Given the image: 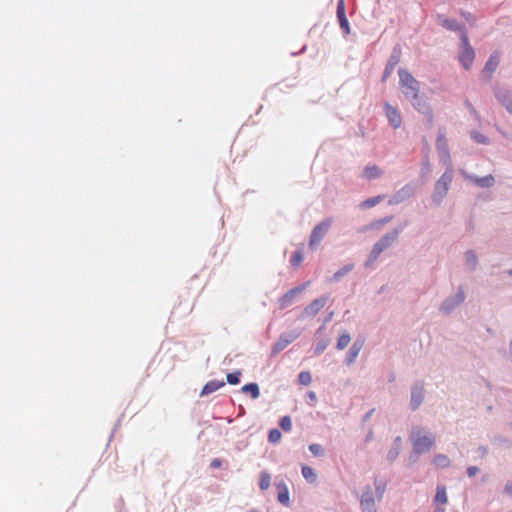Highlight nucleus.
<instances>
[{
	"instance_id": "nucleus-27",
	"label": "nucleus",
	"mask_w": 512,
	"mask_h": 512,
	"mask_svg": "<svg viewBox=\"0 0 512 512\" xmlns=\"http://www.w3.org/2000/svg\"><path fill=\"white\" fill-rule=\"evenodd\" d=\"M436 147H437L438 152L443 149L445 150L446 148H448V143H447V140L445 137V133L442 131H439V133H438L437 140H436Z\"/></svg>"
},
{
	"instance_id": "nucleus-21",
	"label": "nucleus",
	"mask_w": 512,
	"mask_h": 512,
	"mask_svg": "<svg viewBox=\"0 0 512 512\" xmlns=\"http://www.w3.org/2000/svg\"><path fill=\"white\" fill-rule=\"evenodd\" d=\"M242 391L250 393L253 399H256L260 395L259 386L256 383H249L242 387Z\"/></svg>"
},
{
	"instance_id": "nucleus-39",
	"label": "nucleus",
	"mask_w": 512,
	"mask_h": 512,
	"mask_svg": "<svg viewBox=\"0 0 512 512\" xmlns=\"http://www.w3.org/2000/svg\"><path fill=\"white\" fill-rule=\"evenodd\" d=\"M478 468L476 466H470L467 468V474L469 477H473L477 474Z\"/></svg>"
},
{
	"instance_id": "nucleus-44",
	"label": "nucleus",
	"mask_w": 512,
	"mask_h": 512,
	"mask_svg": "<svg viewBox=\"0 0 512 512\" xmlns=\"http://www.w3.org/2000/svg\"><path fill=\"white\" fill-rule=\"evenodd\" d=\"M388 221H389V219L387 218V219L380 220L379 222H380V224H384V223H386Z\"/></svg>"
},
{
	"instance_id": "nucleus-24",
	"label": "nucleus",
	"mask_w": 512,
	"mask_h": 512,
	"mask_svg": "<svg viewBox=\"0 0 512 512\" xmlns=\"http://www.w3.org/2000/svg\"><path fill=\"white\" fill-rule=\"evenodd\" d=\"M302 475L307 481H309L311 483L315 482L316 478H317L314 470L311 467L306 466V465L302 466Z\"/></svg>"
},
{
	"instance_id": "nucleus-30",
	"label": "nucleus",
	"mask_w": 512,
	"mask_h": 512,
	"mask_svg": "<svg viewBox=\"0 0 512 512\" xmlns=\"http://www.w3.org/2000/svg\"><path fill=\"white\" fill-rule=\"evenodd\" d=\"M439 157L443 161V163L446 165V168L452 167L451 160H450V153L449 149L446 148L445 150L439 151Z\"/></svg>"
},
{
	"instance_id": "nucleus-25",
	"label": "nucleus",
	"mask_w": 512,
	"mask_h": 512,
	"mask_svg": "<svg viewBox=\"0 0 512 512\" xmlns=\"http://www.w3.org/2000/svg\"><path fill=\"white\" fill-rule=\"evenodd\" d=\"M433 461H434V464L437 467H440V468H445V467H448L450 465L449 458L446 455H443V454L436 455L434 457Z\"/></svg>"
},
{
	"instance_id": "nucleus-46",
	"label": "nucleus",
	"mask_w": 512,
	"mask_h": 512,
	"mask_svg": "<svg viewBox=\"0 0 512 512\" xmlns=\"http://www.w3.org/2000/svg\"><path fill=\"white\" fill-rule=\"evenodd\" d=\"M249 512H257V511H256V510H251V511H249Z\"/></svg>"
},
{
	"instance_id": "nucleus-8",
	"label": "nucleus",
	"mask_w": 512,
	"mask_h": 512,
	"mask_svg": "<svg viewBox=\"0 0 512 512\" xmlns=\"http://www.w3.org/2000/svg\"><path fill=\"white\" fill-rule=\"evenodd\" d=\"M384 114H385L386 118L388 119L390 125L394 129H398L401 126L402 117H401L399 110L396 107L390 105L389 103H385L384 104Z\"/></svg>"
},
{
	"instance_id": "nucleus-16",
	"label": "nucleus",
	"mask_w": 512,
	"mask_h": 512,
	"mask_svg": "<svg viewBox=\"0 0 512 512\" xmlns=\"http://www.w3.org/2000/svg\"><path fill=\"white\" fill-rule=\"evenodd\" d=\"M224 385L225 383L223 381L211 380L204 385L201 395L211 394L220 389L221 387H223Z\"/></svg>"
},
{
	"instance_id": "nucleus-23",
	"label": "nucleus",
	"mask_w": 512,
	"mask_h": 512,
	"mask_svg": "<svg viewBox=\"0 0 512 512\" xmlns=\"http://www.w3.org/2000/svg\"><path fill=\"white\" fill-rule=\"evenodd\" d=\"M384 198H385V196H383V195H378V196L369 198V199L363 201L360 204V207L361 208H371V207H374L375 205L379 204Z\"/></svg>"
},
{
	"instance_id": "nucleus-40",
	"label": "nucleus",
	"mask_w": 512,
	"mask_h": 512,
	"mask_svg": "<svg viewBox=\"0 0 512 512\" xmlns=\"http://www.w3.org/2000/svg\"><path fill=\"white\" fill-rule=\"evenodd\" d=\"M221 464H222V463H221V460H219V459H214V460H212V462H211V467H212V468H219V467H221Z\"/></svg>"
},
{
	"instance_id": "nucleus-2",
	"label": "nucleus",
	"mask_w": 512,
	"mask_h": 512,
	"mask_svg": "<svg viewBox=\"0 0 512 512\" xmlns=\"http://www.w3.org/2000/svg\"><path fill=\"white\" fill-rule=\"evenodd\" d=\"M410 439L417 454L428 452L434 445V439L429 434L423 433L419 427L412 430Z\"/></svg>"
},
{
	"instance_id": "nucleus-3",
	"label": "nucleus",
	"mask_w": 512,
	"mask_h": 512,
	"mask_svg": "<svg viewBox=\"0 0 512 512\" xmlns=\"http://www.w3.org/2000/svg\"><path fill=\"white\" fill-rule=\"evenodd\" d=\"M384 489L379 485L369 487L361 496L360 506L363 512H376V499H381Z\"/></svg>"
},
{
	"instance_id": "nucleus-20",
	"label": "nucleus",
	"mask_w": 512,
	"mask_h": 512,
	"mask_svg": "<svg viewBox=\"0 0 512 512\" xmlns=\"http://www.w3.org/2000/svg\"><path fill=\"white\" fill-rule=\"evenodd\" d=\"M279 491H278V501L281 502L282 504L284 505H288L289 504V491H288V488L286 487L285 484L283 485H280L279 487Z\"/></svg>"
},
{
	"instance_id": "nucleus-10",
	"label": "nucleus",
	"mask_w": 512,
	"mask_h": 512,
	"mask_svg": "<svg viewBox=\"0 0 512 512\" xmlns=\"http://www.w3.org/2000/svg\"><path fill=\"white\" fill-rule=\"evenodd\" d=\"M298 337L297 333L282 334L278 341L274 344L273 352L277 353L285 349L290 343H292Z\"/></svg>"
},
{
	"instance_id": "nucleus-5",
	"label": "nucleus",
	"mask_w": 512,
	"mask_h": 512,
	"mask_svg": "<svg viewBox=\"0 0 512 512\" xmlns=\"http://www.w3.org/2000/svg\"><path fill=\"white\" fill-rule=\"evenodd\" d=\"M462 51L459 55V61L465 69H469L475 58V52L469 44V39L466 30L461 33Z\"/></svg>"
},
{
	"instance_id": "nucleus-36",
	"label": "nucleus",
	"mask_w": 512,
	"mask_h": 512,
	"mask_svg": "<svg viewBox=\"0 0 512 512\" xmlns=\"http://www.w3.org/2000/svg\"><path fill=\"white\" fill-rule=\"evenodd\" d=\"M465 258H466V262H467V264H468L470 267L474 268V267H475V265H476V263H477V257H476V255H475L472 251H468V252L466 253Z\"/></svg>"
},
{
	"instance_id": "nucleus-34",
	"label": "nucleus",
	"mask_w": 512,
	"mask_h": 512,
	"mask_svg": "<svg viewBox=\"0 0 512 512\" xmlns=\"http://www.w3.org/2000/svg\"><path fill=\"white\" fill-rule=\"evenodd\" d=\"M227 382L231 385H236L240 382V372H233L227 375Z\"/></svg>"
},
{
	"instance_id": "nucleus-41",
	"label": "nucleus",
	"mask_w": 512,
	"mask_h": 512,
	"mask_svg": "<svg viewBox=\"0 0 512 512\" xmlns=\"http://www.w3.org/2000/svg\"><path fill=\"white\" fill-rule=\"evenodd\" d=\"M307 396L308 398L312 401V402H315L317 400V396H316V393L313 392V391H309L307 393Z\"/></svg>"
},
{
	"instance_id": "nucleus-42",
	"label": "nucleus",
	"mask_w": 512,
	"mask_h": 512,
	"mask_svg": "<svg viewBox=\"0 0 512 512\" xmlns=\"http://www.w3.org/2000/svg\"><path fill=\"white\" fill-rule=\"evenodd\" d=\"M505 491H506V493H508V494H512V483H508V484L505 486Z\"/></svg>"
},
{
	"instance_id": "nucleus-13",
	"label": "nucleus",
	"mask_w": 512,
	"mask_h": 512,
	"mask_svg": "<svg viewBox=\"0 0 512 512\" xmlns=\"http://www.w3.org/2000/svg\"><path fill=\"white\" fill-rule=\"evenodd\" d=\"M302 291V288L298 287V288H294V289H291L289 290L287 293H285L278 301L279 303V308L280 309H285L287 308L289 305H291L293 303V301L295 300V297L296 295Z\"/></svg>"
},
{
	"instance_id": "nucleus-7",
	"label": "nucleus",
	"mask_w": 512,
	"mask_h": 512,
	"mask_svg": "<svg viewBox=\"0 0 512 512\" xmlns=\"http://www.w3.org/2000/svg\"><path fill=\"white\" fill-rule=\"evenodd\" d=\"M399 231L397 229L385 234L373 247L372 253L377 257L385 249L390 247L398 237Z\"/></svg>"
},
{
	"instance_id": "nucleus-37",
	"label": "nucleus",
	"mask_w": 512,
	"mask_h": 512,
	"mask_svg": "<svg viewBox=\"0 0 512 512\" xmlns=\"http://www.w3.org/2000/svg\"><path fill=\"white\" fill-rule=\"evenodd\" d=\"M309 450L315 456H321L324 452L323 447L320 444H311L309 446Z\"/></svg>"
},
{
	"instance_id": "nucleus-29",
	"label": "nucleus",
	"mask_w": 512,
	"mask_h": 512,
	"mask_svg": "<svg viewBox=\"0 0 512 512\" xmlns=\"http://www.w3.org/2000/svg\"><path fill=\"white\" fill-rule=\"evenodd\" d=\"M303 261V252L301 250H297L292 255L290 262L293 266L298 267Z\"/></svg>"
},
{
	"instance_id": "nucleus-1",
	"label": "nucleus",
	"mask_w": 512,
	"mask_h": 512,
	"mask_svg": "<svg viewBox=\"0 0 512 512\" xmlns=\"http://www.w3.org/2000/svg\"><path fill=\"white\" fill-rule=\"evenodd\" d=\"M400 83L404 95L412 101L413 106L424 116L429 122L433 121V111L425 100L419 98V82L407 71H399Z\"/></svg>"
},
{
	"instance_id": "nucleus-32",
	"label": "nucleus",
	"mask_w": 512,
	"mask_h": 512,
	"mask_svg": "<svg viewBox=\"0 0 512 512\" xmlns=\"http://www.w3.org/2000/svg\"><path fill=\"white\" fill-rule=\"evenodd\" d=\"M298 380H299V383H301L302 385H309L311 383V381H312V377H311L310 372L302 371L298 375Z\"/></svg>"
},
{
	"instance_id": "nucleus-15",
	"label": "nucleus",
	"mask_w": 512,
	"mask_h": 512,
	"mask_svg": "<svg viewBox=\"0 0 512 512\" xmlns=\"http://www.w3.org/2000/svg\"><path fill=\"white\" fill-rule=\"evenodd\" d=\"M382 174L381 170L376 166H367L361 173V176L366 180H372L380 177Z\"/></svg>"
},
{
	"instance_id": "nucleus-19",
	"label": "nucleus",
	"mask_w": 512,
	"mask_h": 512,
	"mask_svg": "<svg viewBox=\"0 0 512 512\" xmlns=\"http://www.w3.org/2000/svg\"><path fill=\"white\" fill-rule=\"evenodd\" d=\"M440 23L443 27L449 30H458L460 34L462 33L463 30H465L463 27H460L454 20L440 17Z\"/></svg>"
},
{
	"instance_id": "nucleus-45",
	"label": "nucleus",
	"mask_w": 512,
	"mask_h": 512,
	"mask_svg": "<svg viewBox=\"0 0 512 512\" xmlns=\"http://www.w3.org/2000/svg\"><path fill=\"white\" fill-rule=\"evenodd\" d=\"M342 274H343V273L340 271V272L336 273V274L334 275V277L337 279V278H338L340 275H342Z\"/></svg>"
},
{
	"instance_id": "nucleus-4",
	"label": "nucleus",
	"mask_w": 512,
	"mask_h": 512,
	"mask_svg": "<svg viewBox=\"0 0 512 512\" xmlns=\"http://www.w3.org/2000/svg\"><path fill=\"white\" fill-rule=\"evenodd\" d=\"M453 179V169L452 167L446 168V171L442 174V176L438 179L435 184L434 191V199L440 201L444 198L449 190L450 184Z\"/></svg>"
},
{
	"instance_id": "nucleus-6",
	"label": "nucleus",
	"mask_w": 512,
	"mask_h": 512,
	"mask_svg": "<svg viewBox=\"0 0 512 512\" xmlns=\"http://www.w3.org/2000/svg\"><path fill=\"white\" fill-rule=\"evenodd\" d=\"M331 226V220H324L323 222L316 225L311 233L309 247L315 248L320 244L327 231Z\"/></svg>"
},
{
	"instance_id": "nucleus-22",
	"label": "nucleus",
	"mask_w": 512,
	"mask_h": 512,
	"mask_svg": "<svg viewBox=\"0 0 512 512\" xmlns=\"http://www.w3.org/2000/svg\"><path fill=\"white\" fill-rule=\"evenodd\" d=\"M436 503L445 504L448 501V497L446 494V489L444 486H438L436 490V495L434 498Z\"/></svg>"
},
{
	"instance_id": "nucleus-17",
	"label": "nucleus",
	"mask_w": 512,
	"mask_h": 512,
	"mask_svg": "<svg viewBox=\"0 0 512 512\" xmlns=\"http://www.w3.org/2000/svg\"><path fill=\"white\" fill-rule=\"evenodd\" d=\"M497 98L498 100L507 108V110L512 114V95L507 93V92H503V91H499L497 92Z\"/></svg>"
},
{
	"instance_id": "nucleus-9",
	"label": "nucleus",
	"mask_w": 512,
	"mask_h": 512,
	"mask_svg": "<svg viewBox=\"0 0 512 512\" xmlns=\"http://www.w3.org/2000/svg\"><path fill=\"white\" fill-rule=\"evenodd\" d=\"M327 303V298L321 297L310 303L304 310V317L315 316Z\"/></svg>"
},
{
	"instance_id": "nucleus-33",
	"label": "nucleus",
	"mask_w": 512,
	"mask_h": 512,
	"mask_svg": "<svg viewBox=\"0 0 512 512\" xmlns=\"http://www.w3.org/2000/svg\"><path fill=\"white\" fill-rule=\"evenodd\" d=\"M280 427L284 430V431H290L291 428H292V422H291V419L289 416H284L281 418L280 420Z\"/></svg>"
},
{
	"instance_id": "nucleus-31",
	"label": "nucleus",
	"mask_w": 512,
	"mask_h": 512,
	"mask_svg": "<svg viewBox=\"0 0 512 512\" xmlns=\"http://www.w3.org/2000/svg\"><path fill=\"white\" fill-rule=\"evenodd\" d=\"M350 340H351V338L348 333L341 335L337 342V348L344 349L345 347H347L349 345Z\"/></svg>"
},
{
	"instance_id": "nucleus-28",
	"label": "nucleus",
	"mask_w": 512,
	"mask_h": 512,
	"mask_svg": "<svg viewBox=\"0 0 512 512\" xmlns=\"http://www.w3.org/2000/svg\"><path fill=\"white\" fill-rule=\"evenodd\" d=\"M475 183L480 187H490L494 183V178L491 175L476 178Z\"/></svg>"
},
{
	"instance_id": "nucleus-11",
	"label": "nucleus",
	"mask_w": 512,
	"mask_h": 512,
	"mask_svg": "<svg viewBox=\"0 0 512 512\" xmlns=\"http://www.w3.org/2000/svg\"><path fill=\"white\" fill-rule=\"evenodd\" d=\"M499 53L494 52L488 59V61L485 64V67L482 71L483 75L490 78L492 74L495 72L496 68L499 65Z\"/></svg>"
},
{
	"instance_id": "nucleus-26",
	"label": "nucleus",
	"mask_w": 512,
	"mask_h": 512,
	"mask_svg": "<svg viewBox=\"0 0 512 512\" xmlns=\"http://www.w3.org/2000/svg\"><path fill=\"white\" fill-rule=\"evenodd\" d=\"M271 477L266 471L261 472L259 487L261 490H267L270 486Z\"/></svg>"
},
{
	"instance_id": "nucleus-12",
	"label": "nucleus",
	"mask_w": 512,
	"mask_h": 512,
	"mask_svg": "<svg viewBox=\"0 0 512 512\" xmlns=\"http://www.w3.org/2000/svg\"><path fill=\"white\" fill-rule=\"evenodd\" d=\"M337 17L340 23L341 28L345 32V34H349V22L345 14V4L344 0H339L337 5Z\"/></svg>"
},
{
	"instance_id": "nucleus-18",
	"label": "nucleus",
	"mask_w": 512,
	"mask_h": 512,
	"mask_svg": "<svg viewBox=\"0 0 512 512\" xmlns=\"http://www.w3.org/2000/svg\"><path fill=\"white\" fill-rule=\"evenodd\" d=\"M423 400V390L422 388H417L412 391V398H411V406L412 409L415 410L419 407Z\"/></svg>"
},
{
	"instance_id": "nucleus-38",
	"label": "nucleus",
	"mask_w": 512,
	"mask_h": 512,
	"mask_svg": "<svg viewBox=\"0 0 512 512\" xmlns=\"http://www.w3.org/2000/svg\"><path fill=\"white\" fill-rule=\"evenodd\" d=\"M472 138H473L477 143H483V144H485V143H487V142H488V141H487V138H486L484 135H482V134H480V133H478V132H474V133L472 134Z\"/></svg>"
},
{
	"instance_id": "nucleus-35",
	"label": "nucleus",
	"mask_w": 512,
	"mask_h": 512,
	"mask_svg": "<svg viewBox=\"0 0 512 512\" xmlns=\"http://www.w3.org/2000/svg\"><path fill=\"white\" fill-rule=\"evenodd\" d=\"M268 438L270 442L276 443L281 438V432L278 429H272L269 432Z\"/></svg>"
},
{
	"instance_id": "nucleus-43",
	"label": "nucleus",
	"mask_w": 512,
	"mask_h": 512,
	"mask_svg": "<svg viewBox=\"0 0 512 512\" xmlns=\"http://www.w3.org/2000/svg\"><path fill=\"white\" fill-rule=\"evenodd\" d=\"M433 512H445V509L443 507H436Z\"/></svg>"
},
{
	"instance_id": "nucleus-14",
	"label": "nucleus",
	"mask_w": 512,
	"mask_h": 512,
	"mask_svg": "<svg viewBox=\"0 0 512 512\" xmlns=\"http://www.w3.org/2000/svg\"><path fill=\"white\" fill-rule=\"evenodd\" d=\"M464 300H465V293L463 290L460 289L456 293L453 303L451 300H446L442 305V309L445 310L446 312H449L453 307L461 304Z\"/></svg>"
}]
</instances>
